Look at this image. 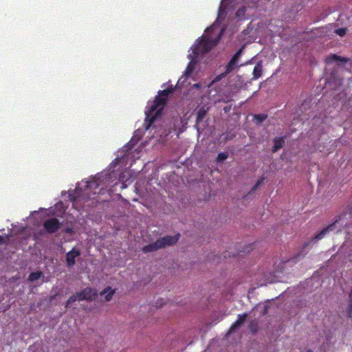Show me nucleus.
<instances>
[{
  "label": "nucleus",
  "instance_id": "nucleus-10",
  "mask_svg": "<svg viewBox=\"0 0 352 352\" xmlns=\"http://www.w3.org/2000/svg\"><path fill=\"white\" fill-rule=\"evenodd\" d=\"M248 317V314L244 313L243 314H239L238 316L237 320L232 324L230 327V331H234L236 329L241 326V324L245 322V319Z\"/></svg>",
  "mask_w": 352,
  "mask_h": 352
},
{
  "label": "nucleus",
  "instance_id": "nucleus-36",
  "mask_svg": "<svg viewBox=\"0 0 352 352\" xmlns=\"http://www.w3.org/2000/svg\"><path fill=\"white\" fill-rule=\"evenodd\" d=\"M71 231H72V230L70 228H68V229L66 230V232H68V233L71 232Z\"/></svg>",
  "mask_w": 352,
  "mask_h": 352
},
{
  "label": "nucleus",
  "instance_id": "nucleus-13",
  "mask_svg": "<svg viewBox=\"0 0 352 352\" xmlns=\"http://www.w3.org/2000/svg\"><path fill=\"white\" fill-rule=\"evenodd\" d=\"M101 296L105 295L104 298L107 301H109L111 300L113 294L114 290H112L110 287H107L102 292L100 293Z\"/></svg>",
  "mask_w": 352,
  "mask_h": 352
},
{
  "label": "nucleus",
  "instance_id": "nucleus-34",
  "mask_svg": "<svg viewBox=\"0 0 352 352\" xmlns=\"http://www.w3.org/2000/svg\"><path fill=\"white\" fill-rule=\"evenodd\" d=\"M4 239L2 236H0V245L3 243Z\"/></svg>",
  "mask_w": 352,
  "mask_h": 352
},
{
  "label": "nucleus",
  "instance_id": "nucleus-37",
  "mask_svg": "<svg viewBox=\"0 0 352 352\" xmlns=\"http://www.w3.org/2000/svg\"><path fill=\"white\" fill-rule=\"evenodd\" d=\"M307 352H313L311 349L307 350Z\"/></svg>",
  "mask_w": 352,
  "mask_h": 352
},
{
  "label": "nucleus",
  "instance_id": "nucleus-15",
  "mask_svg": "<svg viewBox=\"0 0 352 352\" xmlns=\"http://www.w3.org/2000/svg\"><path fill=\"white\" fill-rule=\"evenodd\" d=\"M249 330L253 333H256L258 329V324L256 320H252L248 325Z\"/></svg>",
  "mask_w": 352,
  "mask_h": 352
},
{
  "label": "nucleus",
  "instance_id": "nucleus-11",
  "mask_svg": "<svg viewBox=\"0 0 352 352\" xmlns=\"http://www.w3.org/2000/svg\"><path fill=\"white\" fill-rule=\"evenodd\" d=\"M335 61H340L342 63H346L347 60L345 58L341 57L334 54H331L325 58V63L330 64Z\"/></svg>",
  "mask_w": 352,
  "mask_h": 352
},
{
  "label": "nucleus",
  "instance_id": "nucleus-2",
  "mask_svg": "<svg viewBox=\"0 0 352 352\" xmlns=\"http://www.w3.org/2000/svg\"><path fill=\"white\" fill-rule=\"evenodd\" d=\"M347 215H348L347 210H344V211L342 212L340 214L336 215L335 217L334 221L332 223L327 226V227L324 228L320 232L316 234L312 238L311 241L322 239L330 231L334 230L336 227L339 228V230H341L343 228H346L349 224V221L346 219Z\"/></svg>",
  "mask_w": 352,
  "mask_h": 352
},
{
  "label": "nucleus",
  "instance_id": "nucleus-31",
  "mask_svg": "<svg viewBox=\"0 0 352 352\" xmlns=\"http://www.w3.org/2000/svg\"><path fill=\"white\" fill-rule=\"evenodd\" d=\"M215 28H216V26H215V25L214 24V25H212V26H210V28H208L206 30V31H208V32H209V31H211V32H212V31H214V29H215Z\"/></svg>",
  "mask_w": 352,
  "mask_h": 352
},
{
  "label": "nucleus",
  "instance_id": "nucleus-12",
  "mask_svg": "<svg viewBox=\"0 0 352 352\" xmlns=\"http://www.w3.org/2000/svg\"><path fill=\"white\" fill-rule=\"evenodd\" d=\"M262 73H263V65H262L261 62H258L256 64V65L253 69L252 79L253 80L258 79V78H260L261 76Z\"/></svg>",
  "mask_w": 352,
  "mask_h": 352
},
{
  "label": "nucleus",
  "instance_id": "nucleus-9",
  "mask_svg": "<svg viewBox=\"0 0 352 352\" xmlns=\"http://www.w3.org/2000/svg\"><path fill=\"white\" fill-rule=\"evenodd\" d=\"M285 136H283V137H280V138H275L274 139V146L272 148V152L273 153H276L277 152L279 149H280L281 148L283 147L284 144H285Z\"/></svg>",
  "mask_w": 352,
  "mask_h": 352
},
{
  "label": "nucleus",
  "instance_id": "nucleus-5",
  "mask_svg": "<svg viewBox=\"0 0 352 352\" xmlns=\"http://www.w3.org/2000/svg\"><path fill=\"white\" fill-rule=\"evenodd\" d=\"M78 300H93L98 295L97 291L90 287H86L77 293Z\"/></svg>",
  "mask_w": 352,
  "mask_h": 352
},
{
  "label": "nucleus",
  "instance_id": "nucleus-32",
  "mask_svg": "<svg viewBox=\"0 0 352 352\" xmlns=\"http://www.w3.org/2000/svg\"><path fill=\"white\" fill-rule=\"evenodd\" d=\"M193 87H195V88H197V89H199V88L201 87V84H199V83H196V84H195V85H193Z\"/></svg>",
  "mask_w": 352,
  "mask_h": 352
},
{
  "label": "nucleus",
  "instance_id": "nucleus-6",
  "mask_svg": "<svg viewBox=\"0 0 352 352\" xmlns=\"http://www.w3.org/2000/svg\"><path fill=\"white\" fill-rule=\"evenodd\" d=\"M80 255L79 250L72 248V250L66 254V265L68 267H72L76 264V258Z\"/></svg>",
  "mask_w": 352,
  "mask_h": 352
},
{
  "label": "nucleus",
  "instance_id": "nucleus-19",
  "mask_svg": "<svg viewBox=\"0 0 352 352\" xmlns=\"http://www.w3.org/2000/svg\"><path fill=\"white\" fill-rule=\"evenodd\" d=\"M267 118V115L265 113L261 114H255L254 116V120L256 121L257 124H260L264 120H265Z\"/></svg>",
  "mask_w": 352,
  "mask_h": 352
},
{
  "label": "nucleus",
  "instance_id": "nucleus-18",
  "mask_svg": "<svg viewBox=\"0 0 352 352\" xmlns=\"http://www.w3.org/2000/svg\"><path fill=\"white\" fill-rule=\"evenodd\" d=\"M194 69H195V63H193L191 61L188 64V65L184 71V75L186 76H189L192 73Z\"/></svg>",
  "mask_w": 352,
  "mask_h": 352
},
{
  "label": "nucleus",
  "instance_id": "nucleus-35",
  "mask_svg": "<svg viewBox=\"0 0 352 352\" xmlns=\"http://www.w3.org/2000/svg\"><path fill=\"white\" fill-rule=\"evenodd\" d=\"M222 12V8L220 7L219 9V15H220V13Z\"/></svg>",
  "mask_w": 352,
  "mask_h": 352
},
{
  "label": "nucleus",
  "instance_id": "nucleus-26",
  "mask_svg": "<svg viewBox=\"0 0 352 352\" xmlns=\"http://www.w3.org/2000/svg\"><path fill=\"white\" fill-rule=\"evenodd\" d=\"M265 180V177H261L260 179H258V180L256 182V183L253 186V187L252 188L251 190L250 191L249 193H252L253 192H254L259 186H261L263 182H264Z\"/></svg>",
  "mask_w": 352,
  "mask_h": 352
},
{
  "label": "nucleus",
  "instance_id": "nucleus-8",
  "mask_svg": "<svg viewBox=\"0 0 352 352\" xmlns=\"http://www.w3.org/2000/svg\"><path fill=\"white\" fill-rule=\"evenodd\" d=\"M160 249H162V245L160 243V242L158 241V240H157L154 243H149V244L144 246L142 248V251L144 253H148V252L157 251V250H160Z\"/></svg>",
  "mask_w": 352,
  "mask_h": 352
},
{
  "label": "nucleus",
  "instance_id": "nucleus-30",
  "mask_svg": "<svg viewBox=\"0 0 352 352\" xmlns=\"http://www.w3.org/2000/svg\"><path fill=\"white\" fill-rule=\"evenodd\" d=\"M69 196H70V199L73 201V204H75L77 201V200H78V197H74V196L73 197V195H70Z\"/></svg>",
  "mask_w": 352,
  "mask_h": 352
},
{
  "label": "nucleus",
  "instance_id": "nucleus-33",
  "mask_svg": "<svg viewBox=\"0 0 352 352\" xmlns=\"http://www.w3.org/2000/svg\"><path fill=\"white\" fill-rule=\"evenodd\" d=\"M349 299H350V302H351V305H352V289H351V291L349 294Z\"/></svg>",
  "mask_w": 352,
  "mask_h": 352
},
{
  "label": "nucleus",
  "instance_id": "nucleus-20",
  "mask_svg": "<svg viewBox=\"0 0 352 352\" xmlns=\"http://www.w3.org/2000/svg\"><path fill=\"white\" fill-rule=\"evenodd\" d=\"M206 114V111L204 109V108H201L197 114V122H200L202 121V120L205 118Z\"/></svg>",
  "mask_w": 352,
  "mask_h": 352
},
{
  "label": "nucleus",
  "instance_id": "nucleus-1",
  "mask_svg": "<svg viewBox=\"0 0 352 352\" xmlns=\"http://www.w3.org/2000/svg\"><path fill=\"white\" fill-rule=\"evenodd\" d=\"M225 29L221 28L214 38L212 36L209 35L206 36H202L201 38L199 41V43L195 45V46L192 47V53L190 55L191 58H198L200 56H203L205 54L209 52L214 47L217 45Z\"/></svg>",
  "mask_w": 352,
  "mask_h": 352
},
{
  "label": "nucleus",
  "instance_id": "nucleus-25",
  "mask_svg": "<svg viewBox=\"0 0 352 352\" xmlns=\"http://www.w3.org/2000/svg\"><path fill=\"white\" fill-rule=\"evenodd\" d=\"M265 180V177H261L260 179H258V180L256 182V183L253 186V187L252 188L251 190L250 191L249 193H252L253 192H254L259 186H261L263 182H264Z\"/></svg>",
  "mask_w": 352,
  "mask_h": 352
},
{
  "label": "nucleus",
  "instance_id": "nucleus-3",
  "mask_svg": "<svg viewBox=\"0 0 352 352\" xmlns=\"http://www.w3.org/2000/svg\"><path fill=\"white\" fill-rule=\"evenodd\" d=\"M167 101L166 98H163L160 96L155 97L154 104L151 106L145 118V129L148 130L151 125L154 123L155 119L160 116Z\"/></svg>",
  "mask_w": 352,
  "mask_h": 352
},
{
  "label": "nucleus",
  "instance_id": "nucleus-24",
  "mask_svg": "<svg viewBox=\"0 0 352 352\" xmlns=\"http://www.w3.org/2000/svg\"><path fill=\"white\" fill-rule=\"evenodd\" d=\"M77 300H78L77 294L76 295L70 296L69 298L65 302V307H69L73 302H76Z\"/></svg>",
  "mask_w": 352,
  "mask_h": 352
},
{
  "label": "nucleus",
  "instance_id": "nucleus-7",
  "mask_svg": "<svg viewBox=\"0 0 352 352\" xmlns=\"http://www.w3.org/2000/svg\"><path fill=\"white\" fill-rule=\"evenodd\" d=\"M179 236V234H175L174 236H166L157 240L161 244L162 248H164L166 246L175 244L178 241Z\"/></svg>",
  "mask_w": 352,
  "mask_h": 352
},
{
  "label": "nucleus",
  "instance_id": "nucleus-21",
  "mask_svg": "<svg viewBox=\"0 0 352 352\" xmlns=\"http://www.w3.org/2000/svg\"><path fill=\"white\" fill-rule=\"evenodd\" d=\"M247 8L245 6H243L237 10L236 12V17L239 19H243L245 16V14L246 12Z\"/></svg>",
  "mask_w": 352,
  "mask_h": 352
},
{
  "label": "nucleus",
  "instance_id": "nucleus-29",
  "mask_svg": "<svg viewBox=\"0 0 352 352\" xmlns=\"http://www.w3.org/2000/svg\"><path fill=\"white\" fill-rule=\"evenodd\" d=\"M228 74H226V72L217 75L213 80V82H217L221 80L223 78H225Z\"/></svg>",
  "mask_w": 352,
  "mask_h": 352
},
{
  "label": "nucleus",
  "instance_id": "nucleus-22",
  "mask_svg": "<svg viewBox=\"0 0 352 352\" xmlns=\"http://www.w3.org/2000/svg\"><path fill=\"white\" fill-rule=\"evenodd\" d=\"M98 187V184L95 179H91V181L87 182L86 188L92 189L97 188Z\"/></svg>",
  "mask_w": 352,
  "mask_h": 352
},
{
  "label": "nucleus",
  "instance_id": "nucleus-14",
  "mask_svg": "<svg viewBox=\"0 0 352 352\" xmlns=\"http://www.w3.org/2000/svg\"><path fill=\"white\" fill-rule=\"evenodd\" d=\"M243 48L244 47H241L233 56L231 58V60L232 62H234L236 65H238L239 63V60L240 59V58L242 56V54H243Z\"/></svg>",
  "mask_w": 352,
  "mask_h": 352
},
{
  "label": "nucleus",
  "instance_id": "nucleus-28",
  "mask_svg": "<svg viewBox=\"0 0 352 352\" xmlns=\"http://www.w3.org/2000/svg\"><path fill=\"white\" fill-rule=\"evenodd\" d=\"M347 29L346 28H341L336 29L335 33L340 36H344L346 33Z\"/></svg>",
  "mask_w": 352,
  "mask_h": 352
},
{
  "label": "nucleus",
  "instance_id": "nucleus-23",
  "mask_svg": "<svg viewBox=\"0 0 352 352\" xmlns=\"http://www.w3.org/2000/svg\"><path fill=\"white\" fill-rule=\"evenodd\" d=\"M173 92V89H164V90H162V91H160L158 92L159 94V96H161V97H163V98H167V96Z\"/></svg>",
  "mask_w": 352,
  "mask_h": 352
},
{
  "label": "nucleus",
  "instance_id": "nucleus-4",
  "mask_svg": "<svg viewBox=\"0 0 352 352\" xmlns=\"http://www.w3.org/2000/svg\"><path fill=\"white\" fill-rule=\"evenodd\" d=\"M61 223L56 218H51L47 219L43 223V227L45 231L49 234L55 233L58 230Z\"/></svg>",
  "mask_w": 352,
  "mask_h": 352
},
{
  "label": "nucleus",
  "instance_id": "nucleus-27",
  "mask_svg": "<svg viewBox=\"0 0 352 352\" xmlns=\"http://www.w3.org/2000/svg\"><path fill=\"white\" fill-rule=\"evenodd\" d=\"M228 157V155L226 152H221L217 157V162H220L226 160Z\"/></svg>",
  "mask_w": 352,
  "mask_h": 352
},
{
  "label": "nucleus",
  "instance_id": "nucleus-17",
  "mask_svg": "<svg viewBox=\"0 0 352 352\" xmlns=\"http://www.w3.org/2000/svg\"><path fill=\"white\" fill-rule=\"evenodd\" d=\"M239 67V65H236L234 62H232L231 60L228 62V63L226 65L225 67V72L226 74H230L231 72H232L236 68Z\"/></svg>",
  "mask_w": 352,
  "mask_h": 352
},
{
  "label": "nucleus",
  "instance_id": "nucleus-16",
  "mask_svg": "<svg viewBox=\"0 0 352 352\" xmlns=\"http://www.w3.org/2000/svg\"><path fill=\"white\" fill-rule=\"evenodd\" d=\"M42 272L40 271L32 272L29 275L28 280L30 282H34L38 280L42 276Z\"/></svg>",
  "mask_w": 352,
  "mask_h": 352
}]
</instances>
